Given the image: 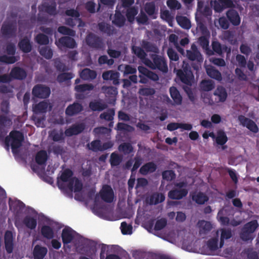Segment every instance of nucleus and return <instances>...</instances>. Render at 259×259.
Instances as JSON below:
<instances>
[{"mask_svg": "<svg viewBox=\"0 0 259 259\" xmlns=\"http://www.w3.org/2000/svg\"><path fill=\"white\" fill-rule=\"evenodd\" d=\"M73 172L69 168L64 169L60 177L58 178L57 186L61 190H65L68 188L70 191H73L74 177H73Z\"/></svg>", "mask_w": 259, "mask_h": 259, "instance_id": "f257e3e1", "label": "nucleus"}, {"mask_svg": "<svg viewBox=\"0 0 259 259\" xmlns=\"http://www.w3.org/2000/svg\"><path fill=\"white\" fill-rule=\"evenodd\" d=\"M150 60L146 59L144 64L152 69H158L159 71L166 73L168 71V67L166 59L162 56L157 54H152Z\"/></svg>", "mask_w": 259, "mask_h": 259, "instance_id": "f03ea898", "label": "nucleus"}, {"mask_svg": "<svg viewBox=\"0 0 259 259\" xmlns=\"http://www.w3.org/2000/svg\"><path fill=\"white\" fill-rule=\"evenodd\" d=\"M24 137L23 133L18 131H12L10 133L9 137L7 136L5 139L6 148L9 150L10 142L11 141V145L13 152L22 146Z\"/></svg>", "mask_w": 259, "mask_h": 259, "instance_id": "7ed1b4c3", "label": "nucleus"}, {"mask_svg": "<svg viewBox=\"0 0 259 259\" xmlns=\"http://www.w3.org/2000/svg\"><path fill=\"white\" fill-rule=\"evenodd\" d=\"M177 75L183 83L188 85H191V80L193 78V75L188 64L183 67V70H178Z\"/></svg>", "mask_w": 259, "mask_h": 259, "instance_id": "20e7f679", "label": "nucleus"}, {"mask_svg": "<svg viewBox=\"0 0 259 259\" xmlns=\"http://www.w3.org/2000/svg\"><path fill=\"white\" fill-rule=\"evenodd\" d=\"M87 44L90 47L97 50L101 49L104 46L102 39L99 36L90 33L85 38Z\"/></svg>", "mask_w": 259, "mask_h": 259, "instance_id": "39448f33", "label": "nucleus"}, {"mask_svg": "<svg viewBox=\"0 0 259 259\" xmlns=\"http://www.w3.org/2000/svg\"><path fill=\"white\" fill-rule=\"evenodd\" d=\"M50 93L51 90L49 87L40 84L34 85L32 90L33 96L40 99L49 97Z\"/></svg>", "mask_w": 259, "mask_h": 259, "instance_id": "423d86ee", "label": "nucleus"}, {"mask_svg": "<svg viewBox=\"0 0 259 259\" xmlns=\"http://www.w3.org/2000/svg\"><path fill=\"white\" fill-rule=\"evenodd\" d=\"M17 24L16 22H5L2 25L1 32L3 35L7 37H15L16 35Z\"/></svg>", "mask_w": 259, "mask_h": 259, "instance_id": "0eeeda50", "label": "nucleus"}, {"mask_svg": "<svg viewBox=\"0 0 259 259\" xmlns=\"http://www.w3.org/2000/svg\"><path fill=\"white\" fill-rule=\"evenodd\" d=\"M56 44L58 48H67L73 49L77 46V44L74 38L70 36H62L56 41Z\"/></svg>", "mask_w": 259, "mask_h": 259, "instance_id": "6e6552de", "label": "nucleus"}, {"mask_svg": "<svg viewBox=\"0 0 259 259\" xmlns=\"http://www.w3.org/2000/svg\"><path fill=\"white\" fill-rule=\"evenodd\" d=\"M101 198L105 202L111 203L114 199V192L111 186L104 185L100 191Z\"/></svg>", "mask_w": 259, "mask_h": 259, "instance_id": "1a4fd4ad", "label": "nucleus"}, {"mask_svg": "<svg viewBox=\"0 0 259 259\" xmlns=\"http://www.w3.org/2000/svg\"><path fill=\"white\" fill-rule=\"evenodd\" d=\"M14 238L12 232L7 231L4 235V244L6 252L8 254L12 253L14 247Z\"/></svg>", "mask_w": 259, "mask_h": 259, "instance_id": "9d476101", "label": "nucleus"}, {"mask_svg": "<svg viewBox=\"0 0 259 259\" xmlns=\"http://www.w3.org/2000/svg\"><path fill=\"white\" fill-rule=\"evenodd\" d=\"M238 119L243 126L246 127L253 133H257L258 132V126L252 120L243 115L239 116Z\"/></svg>", "mask_w": 259, "mask_h": 259, "instance_id": "9b49d317", "label": "nucleus"}, {"mask_svg": "<svg viewBox=\"0 0 259 259\" xmlns=\"http://www.w3.org/2000/svg\"><path fill=\"white\" fill-rule=\"evenodd\" d=\"M85 128V125L84 123L74 124L65 130V134L67 137L77 135L81 133Z\"/></svg>", "mask_w": 259, "mask_h": 259, "instance_id": "f8f14e48", "label": "nucleus"}, {"mask_svg": "<svg viewBox=\"0 0 259 259\" xmlns=\"http://www.w3.org/2000/svg\"><path fill=\"white\" fill-rule=\"evenodd\" d=\"M188 193L187 189H172L168 192V197L173 200H180L186 197Z\"/></svg>", "mask_w": 259, "mask_h": 259, "instance_id": "ddd939ff", "label": "nucleus"}, {"mask_svg": "<svg viewBox=\"0 0 259 259\" xmlns=\"http://www.w3.org/2000/svg\"><path fill=\"white\" fill-rule=\"evenodd\" d=\"M10 75L12 79L21 80L26 78L27 73L23 68L16 66L12 69Z\"/></svg>", "mask_w": 259, "mask_h": 259, "instance_id": "4468645a", "label": "nucleus"}, {"mask_svg": "<svg viewBox=\"0 0 259 259\" xmlns=\"http://www.w3.org/2000/svg\"><path fill=\"white\" fill-rule=\"evenodd\" d=\"M207 248L208 249V255H215L217 250L221 248L220 244L219 245V239L218 237H213L209 239L206 243Z\"/></svg>", "mask_w": 259, "mask_h": 259, "instance_id": "2eb2a0df", "label": "nucleus"}, {"mask_svg": "<svg viewBox=\"0 0 259 259\" xmlns=\"http://www.w3.org/2000/svg\"><path fill=\"white\" fill-rule=\"evenodd\" d=\"M83 110L82 105L78 102H74L69 105L65 110V114L67 115L72 116L76 115Z\"/></svg>", "mask_w": 259, "mask_h": 259, "instance_id": "dca6fc26", "label": "nucleus"}, {"mask_svg": "<svg viewBox=\"0 0 259 259\" xmlns=\"http://www.w3.org/2000/svg\"><path fill=\"white\" fill-rule=\"evenodd\" d=\"M227 17L234 26H238L241 21L240 17L238 13L234 9L228 10L226 13Z\"/></svg>", "mask_w": 259, "mask_h": 259, "instance_id": "f3484780", "label": "nucleus"}, {"mask_svg": "<svg viewBox=\"0 0 259 259\" xmlns=\"http://www.w3.org/2000/svg\"><path fill=\"white\" fill-rule=\"evenodd\" d=\"M48 252L47 247L40 245H36L33 250L34 259H44Z\"/></svg>", "mask_w": 259, "mask_h": 259, "instance_id": "a211bd4d", "label": "nucleus"}, {"mask_svg": "<svg viewBox=\"0 0 259 259\" xmlns=\"http://www.w3.org/2000/svg\"><path fill=\"white\" fill-rule=\"evenodd\" d=\"M157 169L156 164L153 161L148 162L142 165L139 172L142 175L145 176L148 174H151L156 171Z\"/></svg>", "mask_w": 259, "mask_h": 259, "instance_id": "6ab92c4d", "label": "nucleus"}, {"mask_svg": "<svg viewBox=\"0 0 259 259\" xmlns=\"http://www.w3.org/2000/svg\"><path fill=\"white\" fill-rule=\"evenodd\" d=\"M169 94L175 105H181L182 104L183 98L176 87H171L169 88Z\"/></svg>", "mask_w": 259, "mask_h": 259, "instance_id": "aec40b11", "label": "nucleus"}, {"mask_svg": "<svg viewBox=\"0 0 259 259\" xmlns=\"http://www.w3.org/2000/svg\"><path fill=\"white\" fill-rule=\"evenodd\" d=\"M179 128L190 131L192 128V125L189 123L171 122L168 123L166 127L167 130L169 131H174Z\"/></svg>", "mask_w": 259, "mask_h": 259, "instance_id": "412c9836", "label": "nucleus"}, {"mask_svg": "<svg viewBox=\"0 0 259 259\" xmlns=\"http://www.w3.org/2000/svg\"><path fill=\"white\" fill-rule=\"evenodd\" d=\"M61 237L64 244H67L71 242L74 239L72 230L70 228H65L63 229Z\"/></svg>", "mask_w": 259, "mask_h": 259, "instance_id": "4be33fe9", "label": "nucleus"}, {"mask_svg": "<svg viewBox=\"0 0 259 259\" xmlns=\"http://www.w3.org/2000/svg\"><path fill=\"white\" fill-rule=\"evenodd\" d=\"M97 75L96 71L87 68L83 69L80 73V78L85 80H92L96 78Z\"/></svg>", "mask_w": 259, "mask_h": 259, "instance_id": "5701e85b", "label": "nucleus"}, {"mask_svg": "<svg viewBox=\"0 0 259 259\" xmlns=\"http://www.w3.org/2000/svg\"><path fill=\"white\" fill-rule=\"evenodd\" d=\"M19 49L25 53H28L31 51L32 45L30 40L27 37H25L20 40L18 43Z\"/></svg>", "mask_w": 259, "mask_h": 259, "instance_id": "b1692460", "label": "nucleus"}, {"mask_svg": "<svg viewBox=\"0 0 259 259\" xmlns=\"http://www.w3.org/2000/svg\"><path fill=\"white\" fill-rule=\"evenodd\" d=\"M198 43L202 49L205 50L207 55L211 56L213 55V51L209 48V40L207 36H200L198 39Z\"/></svg>", "mask_w": 259, "mask_h": 259, "instance_id": "393cba45", "label": "nucleus"}, {"mask_svg": "<svg viewBox=\"0 0 259 259\" xmlns=\"http://www.w3.org/2000/svg\"><path fill=\"white\" fill-rule=\"evenodd\" d=\"M107 107V105L101 100H94L89 103V107L93 111H102Z\"/></svg>", "mask_w": 259, "mask_h": 259, "instance_id": "a878e982", "label": "nucleus"}, {"mask_svg": "<svg viewBox=\"0 0 259 259\" xmlns=\"http://www.w3.org/2000/svg\"><path fill=\"white\" fill-rule=\"evenodd\" d=\"M126 19L125 17L119 11H116L112 23L119 28L123 27L125 23Z\"/></svg>", "mask_w": 259, "mask_h": 259, "instance_id": "bb28decb", "label": "nucleus"}, {"mask_svg": "<svg viewBox=\"0 0 259 259\" xmlns=\"http://www.w3.org/2000/svg\"><path fill=\"white\" fill-rule=\"evenodd\" d=\"M38 9L39 11H45L51 15H54L56 14V5L55 3L51 5L44 3L39 6Z\"/></svg>", "mask_w": 259, "mask_h": 259, "instance_id": "cd10ccee", "label": "nucleus"}, {"mask_svg": "<svg viewBox=\"0 0 259 259\" xmlns=\"http://www.w3.org/2000/svg\"><path fill=\"white\" fill-rule=\"evenodd\" d=\"M99 30L102 33H105L108 36L113 34L115 29L110 24L101 22L98 24Z\"/></svg>", "mask_w": 259, "mask_h": 259, "instance_id": "c85d7f7f", "label": "nucleus"}, {"mask_svg": "<svg viewBox=\"0 0 259 259\" xmlns=\"http://www.w3.org/2000/svg\"><path fill=\"white\" fill-rule=\"evenodd\" d=\"M207 75L217 81H221L222 80V76L221 73L214 67L210 66L206 69Z\"/></svg>", "mask_w": 259, "mask_h": 259, "instance_id": "c756f323", "label": "nucleus"}, {"mask_svg": "<svg viewBox=\"0 0 259 259\" xmlns=\"http://www.w3.org/2000/svg\"><path fill=\"white\" fill-rule=\"evenodd\" d=\"M40 233L41 235L47 239H52L55 236L53 229L48 225H44L42 226Z\"/></svg>", "mask_w": 259, "mask_h": 259, "instance_id": "7c9ffc66", "label": "nucleus"}, {"mask_svg": "<svg viewBox=\"0 0 259 259\" xmlns=\"http://www.w3.org/2000/svg\"><path fill=\"white\" fill-rule=\"evenodd\" d=\"M187 57L191 61L196 60L198 62H202L203 61L202 56L198 50L187 51Z\"/></svg>", "mask_w": 259, "mask_h": 259, "instance_id": "2f4dec72", "label": "nucleus"}, {"mask_svg": "<svg viewBox=\"0 0 259 259\" xmlns=\"http://www.w3.org/2000/svg\"><path fill=\"white\" fill-rule=\"evenodd\" d=\"M200 90L203 91L208 92L214 88L215 84L212 80H202L200 83Z\"/></svg>", "mask_w": 259, "mask_h": 259, "instance_id": "473e14b6", "label": "nucleus"}, {"mask_svg": "<svg viewBox=\"0 0 259 259\" xmlns=\"http://www.w3.org/2000/svg\"><path fill=\"white\" fill-rule=\"evenodd\" d=\"M35 161L39 165L45 164L47 159V153L45 150H40L38 151L35 155Z\"/></svg>", "mask_w": 259, "mask_h": 259, "instance_id": "72a5a7b5", "label": "nucleus"}, {"mask_svg": "<svg viewBox=\"0 0 259 259\" xmlns=\"http://www.w3.org/2000/svg\"><path fill=\"white\" fill-rule=\"evenodd\" d=\"M214 96L219 98V101L224 102L227 97V93L226 89L222 86H219L213 93Z\"/></svg>", "mask_w": 259, "mask_h": 259, "instance_id": "f704fd0d", "label": "nucleus"}, {"mask_svg": "<svg viewBox=\"0 0 259 259\" xmlns=\"http://www.w3.org/2000/svg\"><path fill=\"white\" fill-rule=\"evenodd\" d=\"M165 200V196L162 193H154L151 195L149 199L150 204H157L162 202Z\"/></svg>", "mask_w": 259, "mask_h": 259, "instance_id": "c9c22d12", "label": "nucleus"}, {"mask_svg": "<svg viewBox=\"0 0 259 259\" xmlns=\"http://www.w3.org/2000/svg\"><path fill=\"white\" fill-rule=\"evenodd\" d=\"M192 198L193 201L198 204H203L208 200V197L201 192L193 195Z\"/></svg>", "mask_w": 259, "mask_h": 259, "instance_id": "e433bc0d", "label": "nucleus"}, {"mask_svg": "<svg viewBox=\"0 0 259 259\" xmlns=\"http://www.w3.org/2000/svg\"><path fill=\"white\" fill-rule=\"evenodd\" d=\"M232 236V233L230 229H222L221 230L220 247L223 246L225 240L229 239L231 238Z\"/></svg>", "mask_w": 259, "mask_h": 259, "instance_id": "4c0bfd02", "label": "nucleus"}, {"mask_svg": "<svg viewBox=\"0 0 259 259\" xmlns=\"http://www.w3.org/2000/svg\"><path fill=\"white\" fill-rule=\"evenodd\" d=\"M178 24L183 28L189 29L191 27L190 20L185 16H180L177 18Z\"/></svg>", "mask_w": 259, "mask_h": 259, "instance_id": "58836bf2", "label": "nucleus"}, {"mask_svg": "<svg viewBox=\"0 0 259 259\" xmlns=\"http://www.w3.org/2000/svg\"><path fill=\"white\" fill-rule=\"evenodd\" d=\"M228 139L225 132L222 130H220L217 132L215 142L218 145L223 146L228 141Z\"/></svg>", "mask_w": 259, "mask_h": 259, "instance_id": "ea45409f", "label": "nucleus"}, {"mask_svg": "<svg viewBox=\"0 0 259 259\" xmlns=\"http://www.w3.org/2000/svg\"><path fill=\"white\" fill-rule=\"evenodd\" d=\"M23 222L26 227L31 230L34 229L37 225L36 219L29 216H26Z\"/></svg>", "mask_w": 259, "mask_h": 259, "instance_id": "a19ab883", "label": "nucleus"}, {"mask_svg": "<svg viewBox=\"0 0 259 259\" xmlns=\"http://www.w3.org/2000/svg\"><path fill=\"white\" fill-rule=\"evenodd\" d=\"M115 110L113 108H110L108 109L107 111L102 113L99 117L101 119L109 121L113 120Z\"/></svg>", "mask_w": 259, "mask_h": 259, "instance_id": "79ce46f5", "label": "nucleus"}, {"mask_svg": "<svg viewBox=\"0 0 259 259\" xmlns=\"http://www.w3.org/2000/svg\"><path fill=\"white\" fill-rule=\"evenodd\" d=\"M138 10L136 8L132 7H129L126 12V17L128 22L133 23L135 18V16L137 15Z\"/></svg>", "mask_w": 259, "mask_h": 259, "instance_id": "37998d69", "label": "nucleus"}, {"mask_svg": "<svg viewBox=\"0 0 259 259\" xmlns=\"http://www.w3.org/2000/svg\"><path fill=\"white\" fill-rule=\"evenodd\" d=\"M226 210L222 209L220 210L217 214V219L222 225L228 226L229 224L230 219L228 217H225Z\"/></svg>", "mask_w": 259, "mask_h": 259, "instance_id": "c03bdc74", "label": "nucleus"}, {"mask_svg": "<svg viewBox=\"0 0 259 259\" xmlns=\"http://www.w3.org/2000/svg\"><path fill=\"white\" fill-rule=\"evenodd\" d=\"M122 160V156L119 155L118 154L113 152L111 154L110 158V163L111 167L119 165L121 162Z\"/></svg>", "mask_w": 259, "mask_h": 259, "instance_id": "a18cd8bd", "label": "nucleus"}, {"mask_svg": "<svg viewBox=\"0 0 259 259\" xmlns=\"http://www.w3.org/2000/svg\"><path fill=\"white\" fill-rule=\"evenodd\" d=\"M258 226L257 221L255 220L251 221L245 224L243 228L251 233H253Z\"/></svg>", "mask_w": 259, "mask_h": 259, "instance_id": "49530a36", "label": "nucleus"}, {"mask_svg": "<svg viewBox=\"0 0 259 259\" xmlns=\"http://www.w3.org/2000/svg\"><path fill=\"white\" fill-rule=\"evenodd\" d=\"M48 107V104L45 101L40 102L33 107V111L35 113H45Z\"/></svg>", "mask_w": 259, "mask_h": 259, "instance_id": "de8ad7c7", "label": "nucleus"}, {"mask_svg": "<svg viewBox=\"0 0 259 259\" xmlns=\"http://www.w3.org/2000/svg\"><path fill=\"white\" fill-rule=\"evenodd\" d=\"M39 54L47 59H50L52 58L53 52V50L49 47H41L39 51Z\"/></svg>", "mask_w": 259, "mask_h": 259, "instance_id": "09e8293b", "label": "nucleus"}, {"mask_svg": "<svg viewBox=\"0 0 259 259\" xmlns=\"http://www.w3.org/2000/svg\"><path fill=\"white\" fill-rule=\"evenodd\" d=\"M94 86L92 84H82L76 85L74 90L78 93H83L85 91H92L94 89Z\"/></svg>", "mask_w": 259, "mask_h": 259, "instance_id": "8fccbe9b", "label": "nucleus"}, {"mask_svg": "<svg viewBox=\"0 0 259 259\" xmlns=\"http://www.w3.org/2000/svg\"><path fill=\"white\" fill-rule=\"evenodd\" d=\"M118 150L124 154H128L133 151V147L130 143H123L118 147Z\"/></svg>", "mask_w": 259, "mask_h": 259, "instance_id": "3c124183", "label": "nucleus"}, {"mask_svg": "<svg viewBox=\"0 0 259 259\" xmlns=\"http://www.w3.org/2000/svg\"><path fill=\"white\" fill-rule=\"evenodd\" d=\"M74 77V74L71 72H63L58 74L57 80L59 83L70 80Z\"/></svg>", "mask_w": 259, "mask_h": 259, "instance_id": "603ef678", "label": "nucleus"}, {"mask_svg": "<svg viewBox=\"0 0 259 259\" xmlns=\"http://www.w3.org/2000/svg\"><path fill=\"white\" fill-rule=\"evenodd\" d=\"M35 40L40 45H47L49 43V37L43 33L37 34L35 37Z\"/></svg>", "mask_w": 259, "mask_h": 259, "instance_id": "864d4df0", "label": "nucleus"}, {"mask_svg": "<svg viewBox=\"0 0 259 259\" xmlns=\"http://www.w3.org/2000/svg\"><path fill=\"white\" fill-rule=\"evenodd\" d=\"M133 52L140 59L144 60L147 59L146 58L147 54L144 50L140 47L133 46L132 47Z\"/></svg>", "mask_w": 259, "mask_h": 259, "instance_id": "5fc2aeb1", "label": "nucleus"}, {"mask_svg": "<svg viewBox=\"0 0 259 259\" xmlns=\"http://www.w3.org/2000/svg\"><path fill=\"white\" fill-rule=\"evenodd\" d=\"M142 47L147 52H156L157 47L153 44L147 40H143L142 42Z\"/></svg>", "mask_w": 259, "mask_h": 259, "instance_id": "6e6d98bb", "label": "nucleus"}, {"mask_svg": "<svg viewBox=\"0 0 259 259\" xmlns=\"http://www.w3.org/2000/svg\"><path fill=\"white\" fill-rule=\"evenodd\" d=\"M65 14L67 16H71L72 17H74L75 19H77L79 21V26H81V23H83L82 20L79 18L80 14L78 11L77 10H75L74 9H70L66 10L65 11Z\"/></svg>", "mask_w": 259, "mask_h": 259, "instance_id": "4d7b16f0", "label": "nucleus"}, {"mask_svg": "<svg viewBox=\"0 0 259 259\" xmlns=\"http://www.w3.org/2000/svg\"><path fill=\"white\" fill-rule=\"evenodd\" d=\"M18 59L14 56H8L4 55L0 56V62H3L8 64H11L17 62Z\"/></svg>", "mask_w": 259, "mask_h": 259, "instance_id": "13d9d810", "label": "nucleus"}, {"mask_svg": "<svg viewBox=\"0 0 259 259\" xmlns=\"http://www.w3.org/2000/svg\"><path fill=\"white\" fill-rule=\"evenodd\" d=\"M162 177L163 179L170 181L176 178V174L172 170H166L162 172Z\"/></svg>", "mask_w": 259, "mask_h": 259, "instance_id": "bf43d9fd", "label": "nucleus"}, {"mask_svg": "<svg viewBox=\"0 0 259 259\" xmlns=\"http://www.w3.org/2000/svg\"><path fill=\"white\" fill-rule=\"evenodd\" d=\"M50 136L52 137V140L54 142H59L64 140V133L62 131L58 133L55 130L53 131L50 133Z\"/></svg>", "mask_w": 259, "mask_h": 259, "instance_id": "052dcab7", "label": "nucleus"}, {"mask_svg": "<svg viewBox=\"0 0 259 259\" xmlns=\"http://www.w3.org/2000/svg\"><path fill=\"white\" fill-rule=\"evenodd\" d=\"M58 31L64 35H68L71 36L75 35V31L73 30L64 26H59L58 28Z\"/></svg>", "mask_w": 259, "mask_h": 259, "instance_id": "680f3d73", "label": "nucleus"}, {"mask_svg": "<svg viewBox=\"0 0 259 259\" xmlns=\"http://www.w3.org/2000/svg\"><path fill=\"white\" fill-rule=\"evenodd\" d=\"M90 146H90L89 144H88L89 149L92 150L93 151H100L101 142L99 140H94L91 143Z\"/></svg>", "mask_w": 259, "mask_h": 259, "instance_id": "e2e57ef3", "label": "nucleus"}, {"mask_svg": "<svg viewBox=\"0 0 259 259\" xmlns=\"http://www.w3.org/2000/svg\"><path fill=\"white\" fill-rule=\"evenodd\" d=\"M121 231L123 235H130L132 233V226L131 225H127L125 222H122L120 226Z\"/></svg>", "mask_w": 259, "mask_h": 259, "instance_id": "0e129e2a", "label": "nucleus"}, {"mask_svg": "<svg viewBox=\"0 0 259 259\" xmlns=\"http://www.w3.org/2000/svg\"><path fill=\"white\" fill-rule=\"evenodd\" d=\"M116 129L117 131L124 132H132L134 130L133 126L123 122H118L116 125Z\"/></svg>", "mask_w": 259, "mask_h": 259, "instance_id": "69168bd1", "label": "nucleus"}, {"mask_svg": "<svg viewBox=\"0 0 259 259\" xmlns=\"http://www.w3.org/2000/svg\"><path fill=\"white\" fill-rule=\"evenodd\" d=\"M155 91L151 88H143L140 89L139 94L143 96H149L154 95Z\"/></svg>", "mask_w": 259, "mask_h": 259, "instance_id": "338daca9", "label": "nucleus"}, {"mask_svg": "<svg viewBox=\"0 0 259 259\" xmlns=\"http://www.w3.org/2000/svg\"><path fill=\"white\" fill-rule=\"evenodd\" d=\"M102 90L105 93L111 97H115L117 94V89L115 87H103Z\"/></svg>", "mask_w": 259, "mask_h": 259, "instance_id": "774afa93", "label": "nucleus"}]
</instances>
